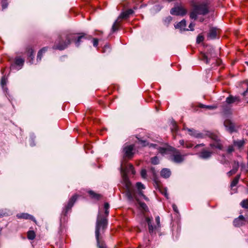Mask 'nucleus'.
Masks as SVG:
<instances>
[{
    "label": "nucleus",
    "mask_w": 248,
    "mask_h": 248,
    "mask_svg": "<svg viewBox=\"0 0 248 248\" xmlns=\"http://www.w3.org/2000/svg\"><path fill=\"white\" fill-rule=\"evenodd\" d=\"M109 205L108 203H105L103 210L100 209L99 210L97 216L95 229V237L98 248H107L101 234L104 232L105 230L107 227V217L109 214Z\"/></svg>",
    "instance_id": "obj_1"
},
{
    "label": "nucleus",
    "mask_w": 248,
    "mask_h": 248,
    "mask_svg": "<svg viewBox=\"0 0 248 248\" xmlns=\"http://www.w3.org/2000/svg\"><path fill=\"white\" fill-rule=\"evenodd\" d=\"M86 38V37L83 34L78 35L75 33H63L60 36L57 42H56L53 48L60 50H63L67 47L72 41H75L76 46L78 47L82 40Z\"/></svg>",
    "instance_id": "obj_2"
},
{
    "label": "nucleus",
    "mask_w": 248,
    "mask_h": 248,
    "mask_svg": "<svg viewBox=\"0 0 248 248\" xmlns=\"http://www.w3.org/2000/svg\"><path fill=\"white\" fill-rule=\"evenodd\" d=\"M123 179L125 186L124 193L127 199L131 201L135 199L140 205V210L143 213L148 212L149 211L148 206L144 202H140L137 198L131 183L128 180L126 175H124V176Z\"/></svg>",
    "instance_id": "obj_3"
},
{
    "label": "nucleus",
    "mask_w": 248,
    "mask_h": 248,
    "mask_svg": "<svg viewBox=\"0 0 248 248\" xmlns=\"http://www.w3.org/2000/svg\"><path fill=\"white\" fill-rule=\"evenodd\" d=\"M208 13L209 9L206 3H197L193 5V10L190 12V17L196 19L198 15H205Z\"/></svg>",
    "instance_id": "obj_4"
},
{
    "label": "nucleus",
    "mask_w": 248,
    "mask_h": 248,
    "mask_svg": "<svg viewBox=\"0 0 248 248\" xmlns=\"http://www.w3.org/2000/svg\"><path fill=\"white\" fill-rule=\"evenodd\" d=\"M145 219L147 223L150 234L155 233V232L161 227L159 217L157 216L155 217V223H154L152 217H145Z\"/></svg>",
    "instance_id": "obj_5"
},
{
    "label": "nucleus",
    "mask_w": 248,
    "mask_h": 248,
    "mask_svg": "<svg viewBox=\"0 0 248 248\" xmlns=\"http://www.w3.org/2000/svg\"><path fill=\"white\" fill-rule=\"evenodd\" d=\"M207 136L213 140V141L209 144L212 150L214 151L215 149L219 150L223 149V145L217 135L213 133H207Z\"/></svg>",
    "instance_id": "obj_6"
},
{
    "label": "nucleus",
    "mask_w": 248,
    "mask_h": 248,
    "mask_svg": "<svg viewBox=\"0 0 248 248\" xmlns=\"http://www.w3.org/2000/svg\"><path fill=\"white\" fill-rule=\"evenodd\" d=\"M171 159L174 162L180 163L184 160L185 155L181 154L180 151L174 148H172Z\"/></svg>",
    "instance_id": "obj_7"
},
{
    "label": "nucleus",
    "mask_w": 248,
    "mask_h": 248,
    "mask_svg": "<svg viewBox=\"0 0 248 248\" xmlns=\"http://www.w3.org/2000/svg\"><path fill=\"white\" fill-rule=\"evenodd\" d=\"M79 196V195L78 194H75L69 200L68 204L64 207L62 210V215L66 216L68 211L71 209L75 202L77 200L78 197Z\"/></svg>",
    "instance_id": "obj_8"
},
{
    "label": "nucleus",
    "mask_w": 248,
    "mask_h": 248,
    "mask_svg": "<svg viewBox=\"0 0 248 248\" xmlns=\"http://www.w3.org/2000/svg\"><path fill=\"white\" fill-rule=\"evenodd\" d=\"M121 169H122V170L124 171L123 173V174H122V179H123L122 184H123V185L124 186V190L125 191V186H124V179H123L124 176V175H126L128 179H129L126 173L127 172H128V173L131 172V173L134 175V174H135L136 171H135V170H134V166H133V165L132 164H130V163L127 164L126 166L125 167V168L124 169L122 167ZM128 180L130 181L129 180Z\"/></svg>",
    "instance_id": "obj_9"
},
{
    "label": "nucleus",
    "mask_w": 248,
    "mask_h": 248,
    "mask_svg": "<svg viewBox=\"0 0 248 248\" xmlns=\"http://www.w3.org/2000/svg\"><path fill=\"white\" fill-rule=\"evenodd\" d=\"M187 13V10L183 6H176L172 8L170 11V13L172 15L175 16H181L185 15Z\"/></svg>",
    "instance_id": "obj_10"
},
{
    "label": "nucleus",
    "mask_w": 248,
    "mask_h": 248,
    "mask_svg": "<svg viewBox=\"0 0 248 248\" xmlns=\"http://www.w3.org/2000/svg\"><path fill=\"white\" fill-rule=\"evenodd\" d=\"M214 151L207 148H203L198 154L199 157L203 159H208L211 157Z\"/></svg>",
    "instance_id": "obj_11"
},
{
    "label": "nucleus",
    "mask_w": 248,
    "mask_h": 248,
    "mask_svg": "<svg viewBox=\"0 0 248 248\" xmlns=\"http://www.w3.org/2000/svg\"><path fill=\"white\" fill-rule=\"evenodd\" d=\"M24 63V60L21 57H16L14 63L11 65V70H19L20 69Z\"/></svg>",
    "instance_id": "obj_12"
},
{
    "label": "nucleus",
    "mask_w": 248,
    "mask_h": 248,
    "mask_svg": "<svg viewBox=\"0 0 248 248\" xmlns=\"http://www.w3.org/2000/svg\"><path fill=\"white\" fill-rule=\"evenodd\" d=\"M134 146L133 145H130L125 146L124 148V156L125 157L128 158H131L134 155L133 151L134 150Z\"/></svg>",
    "instance_id": "obj_13"
},
{
    "label": "nucleus",
    "mask_w": 248,
    "mask_h": 248,
    "mask_svg": "<svg viewBox=\"0 0 248 248\" xmlns=\"http://www.w3.org/2000/svg\"><path fill=\"white\" fill-rule=\"evenodd\" d=\"M224 125L226 128L227 130L231 133L236 131L235 127L234 124L230 120H226L224 121Z\"/></svg>",
    "instance_id": "obj_14"
},
{
    "label": "nucleus",
    "mask_w": 248,
    "mask_h": 248,
    "mask_svg": "<svg viewBox=\"0 0 248 248\" xmlns=\"http://www.w3.org/2000/svg\"><path fill=\"white\" fill-rule=\"evenodd\" d=\"M246 220L243 216L240 215L235 218L233 222V225L236 227H240L245 224Z\"/></svg>",
    "instance_id": "obj_15"
},
{
    "label": "nucleus",
    "mask_w": 248,
    "mask_h": 248,
    "mask_svg": "<svg viewBox=\"0 0 248 248\" xmlns=\"http://www.w3.org/2000/svg\"><path fill=\"white\" fill-rule=\"evenodd\" d=\"M154 186L156 187V188L158 189L160 192L165 195L166 197L168 198V194L167 192L166 189L163 190L162 191L161 188L162 187V184L159 180H158L157 178H155L154 180Z\"/></svg>",
    "instance_id": "obj_16"
},
{
    "label": "nucleus",
    "mask_w": 248,
    "mask_h": 248,
    "mask_svg": "<svg viewBox=\"0 0 248 248\" xmlns=\"http://www.w3.org/2000/svg\"><path fill=\"white\" fill-rule=\"evenodd\" d=\"M136 186V187L137 188L139 195L142 197L145 200L148 201V198L144 195L143 192L142 191V189H144L145 188L144 186L141 182H137Z\"/></svg>",
    "instance_id": "obj_17"
},
{
    "label": "nucleus",
    "mask_w": 248,
    "mask_h": 248,
    "mask_svg": "<svg viewBox=\"0 0 248 248\" xmlns=\"http://www.w3.org/2000/svg\"><path fill=\"white\" fill-rule=\"evenodd\" d=\"M134 11L132 9H128L124 12H122L118 16V18L122 22L123 19H127L129 16L132 14Z\"/></svg>",
    "instance_id": "obj_18"
},
{
    "label": "nucleus",
    "mask_w": 248,
    "mask_h": 248,
    "mask_svg": "<svg viewBox=\"0 0 248 248\" xmlns=\"http://www.w3.org/2000/svg\"><path fill=\"white\" fill-rule=\"evenodd\" d=\"M226 102L228 104H231L235 102L239 103L240 102V98L238 96H233L230 95L226 99Z\"/></svg>",
    "instance_id": "obj_19"
},
{
    "label": "nucleus",
    "mask_w": 248,
    "mask_h": 248,
    "mask_svg": "<svg viewBox=\"0 0 248 248\" xmlns=\"http://www.w3.org/2000/svg\"><path fill=\"white\" fill-rule=\"evenodd\" d=\"M33 50L32 48L29 46L26 48V53L27 54V55L28 56V59L29 61V62L31 64L32 63V61L34 58V55H33Z\"/></svg>",
    "instance_id": "obj_20"
},
{
    "label": "nucleus",
    "mask_w": 248,
    "mask_h": 248,
    "mask_svg": "<svg viewBox=\"0 0 248 248\" xmlns=\"http://www.w3.org/2000/svg\"><path fill=\"white\" fill-rule=\"evenodd\" d=\"M16 217L18 218H24L26 219H29L36 222V220L35 219L34 217L32 216L27 213L18 214L16 215Z\"/></svg>",
    "instance_id": "obj_21"
},
{
    "label": "nucleus",
    "mask_w": 248,
    "mask_h": 248,
    "mask_svg": "<svg viewBox=\"0 0 248 248\" xmlns=\"http://www.w3.org/2000/svg\"><path fill=\"white\" fill-rule=\"evenodd\" d=\"M217 33V30L215 28H212L209 31L208 37L211 39H215Z\"/></svg>",
    "instance_id": "obj_22"
},
{
    "label": "nucleus",
    "mask_w": 248,
    "mask_h": 248,
    "mask_svg": "<svg viewBox=\"0 0 248 248\" xmlns=\"http://www.w3.org/2000/svg\"><path fill=\"white\" fill-rule=\"evenodd\" d=\"M199 59L200 60L206 64H209L210 61V58L208 57V56L204 53L201 52L199 56Z\"/></svg>",
    "instance_id": "obj_23"
},
{
    "label": "nucleus",
    "mask_w": 248,
    "mask_h": 248,
    "mask_svg": "<svg viewBox=\"0 0 248 248\" xmlns=\"http://www.w3.org/2000/svg\"><path fill=\"white\" fill-rule=\"evenodd\" d=\"M121 21L117 18V19L116 20V21L113 23L112 28H111V32H114L118 30L119 29L121 25Z\"/></svg>",
    "instance_id": "obj_24"
},
{
    "label": "nucleus",
    "mask_w": 248,
    "mask_h": 248,
    "mask_svg": "<svg viewBox=\"0 0 248 248\" xmlns=\"http://www.w3.org/2000/svg\"><path fill=\"white\" fill-rule=\"evenodd\" d=\"M171 175V171L167 168L163 169L160 172V175L164 178H169Z\"/></svg>",
    "instance_id": "obj_25"
},
{
    "label": "nucleus",
    "mask_w": 248,
    "mask_h": 248,
    "mask_svg": "<svg viewBox=\"0 0 248 248\" xmlns=\"http://www.w3.org/2000/svg\"><path fill=\"white\" fill-rule=\"evenodd\" d=\"M174 26L176 29H180L181 31H186V21L185 20H182L181 21L175 25Z\"/></svg>",
    "instance_id": "obj_26"
},
{
    "label": "nucleus",
    "mask_w": 248,
    "mask_h": 248,
    "mask_svg": "<svg viewBox=\"0 0 248 248\" xmlns=\"http://www.w3.org/2000/svg\"><path fill=\"white\" fill-rule=\"evenodd\" d=\"M238 168H239L238 162H237L236 163H235V166H233L232 169L230 171H229L227 173L228 176L230 177L232 175L234 174L238 170Z\"/></svg>",
    "instance_id": "obj_27"
},
{
    "label": "nucleus",
    "mask_w": 248,
    "mask_h": 248,
    "mask_svg": "<svg viewBox=\"0 0 248 248\" xmlns=\"http://www.w3.org/2000/svg\"><path fill=\"white\" fill-rule=\"evenodd\" d=\"M207 133H211L210 131H205L203 133H201L197 132L196 135H195V138L197 139H204L206 137H208Z\"/></svg>",
    "instance_id": "obj_28"
},
{
    "label": "nucleus",
    "mask_w": 248,
    "mask_h": 248,
    "mask_svg": "<svg viewBox=\"0 0 248 248\" xmlns=\"http://www.w3.org/2000/svg\"><path fill=\"white\" fill-rule=\"evenodd\" d=\"M47 49V47H45L39 51L37 56V62H40L41 60L43 53H45Z\"/></svg>",
    "instance_id": "obj_29"
},
{
    "label": "nucleus",
    "mask_w": 248,
    "mask_h": 248,
    "mask_svg": "<svg viewBox=\"0 0 248 248\" xmlns=\"http://www.w3.org/2000/svg\"><path fill=\"white\" fill-rule=\"evenodd\" d=\"M240 174H238L232 180L230 185L231 188H232L233 187L236 186L240 178Z\"/></svg>",
    "instance_id": "obj_30"
},
{
    "label": "nucleus",
    "mask_w": 248,
    "mask_h": 248,
    "mask_svg": "<svg viewBox=\"0 0 248 248\" xmlns=\"http://www.w3.org/2000/svg\"><path fill=\"white\" fill-rule=\"evenodd\" d=\"M233 145L235 146H237L238 148H241L244 145V141L241 140H237L233 141Z\"/></svg>",
    "instance_id": "obj_31"
},
{
    "label": "nucleus",
    "mask_w": 248,
    "mask_h": 248,
    "mask_svg": "<svg viewBox=\"0 0 248 248\" xmlns=\"http://www.w3.org/2000/svg\"><path fill=\"white\" fill-rule=\"evenodd\" d=\"M111 51V48L109 45H105L102 48L101 52L103 53H109Z\"/></svg>",
    "instance_id": "obj_32"
},
{
    "label": "nucleus",
    "mask_w": 248,
    "mask_h": 248,
    "mask_svg": "<svg viewBox=\"0 0 248 248\" xmlns=\"http://www.w3.org/2000/svg\"><path fill=\"white\" fill-rule=\"evenodd\" d=\"M28 238L30 240H33L35 237V233L33 231H29L27 233Z\"/></svg>",
    "instance_id": "obj_33"
},
{
    "label": "nucleus",
    "mask_w": 248,
    "mask_h": 248,
    "mask_svg": "<svg viewBox=\"0 0 248 248\" xmlns=\"http://www.w3.org/2000/svg\"><path fill=\"white\" fill-rule=\"evenodd\" d=\"M240 205L244 209H248V199H245L243 200L240 202Z\"/></svg>",
    "instance_id": "obj_34"
},
{
    "label": "nucleus",
    "mask_w": 248,
    "mask_h": 248,
    "mask_svg": "<svg viewBox=\"0 0 248 248\" xmlns=\"http://www.w3.org/2000/svg\"><path fill=\"white\" fill-rule=\"evenodd\" d=\"M151 162L154 165H157L159 164V160L158 157L155 156L151 158Z\"/></svg>",
    "instance_id": "obj_35"
},
{
    "label": "nucleus",
    "mask_w": 248,
    "mask_h": 248,
    "mask_svg": "<svg viewBox=\"0 0 248 248\" xmlns=\"http://www.w3.org/2000/svg\"><path fill=\"white\" fill-rule=\"evenodd\" d=\"M172 19V17L170 16H168L166 17L164 19V21H163L164 24L168 26L169 25V24L171 21Z\"/></svg>",
    "instance_id": "obj_36"
},
{
    "label": "nucleus",
    "mask_w": 248,
    "mask_h": 248,
    "mask_svg": "<svg viewBox=\"0 0 248 248\" xmlns=\"http://www.w3.org/2000/svg\"><path fill=\"white\" fill-rule=\"evenodd\" d=\"M84 149L87 153H93V150H92L91 145L89 144H86L84 145Z\"/></svg>",
    "instance_id": "obj_37"
},
{
    "label": "nucleus",
    "mask_w": 248,
    "mask_h": 248,
    "mask_svg": "<svg viewBox=\"0 0 248 248\" xmlns=\"http://www.w3.org/2000/svg\"><path fill=\"white\" fill-rule=\"evenodd\" d=\"M194 144L192 143L191 141L186 140V141L185 145L184 148H191L193 147Z\"/></svg>",
    "instance_id": "obj_38"
},
{
    "label": "nucleus",
    "mask_w": 248,
    "mask_h": 248,
    "mask_svg": "<svg viewBox=\"0 0 248 248\" xmlns=\"http://www.w3.org/2000/svg\"><path fill=\"white\" fill-rule=\"evenodd\" d=\"M187 130L189 132V135L195 138L197 131L193 129L187 128Z\"/></svg>",
    "instance_id": "obj_39"
},
{
    "label": "nucleus",
    "mask_w": 248,
    "mask_h": 248,
    "mask_svg": "<svg viewBox=\"0 0 248 248\" xmlns=\"http://www.w3.org/2000/svg\"><path fill=\"white\" fill-rule=\"evenodd\" d=\"M158 150L160 153H161L162 154H164L167 153L168 149L166 148H164V147H159L158 148Z\"/></svg>",
    "instance_id": "obj_40"
},
{
    "label": "nucleus",
    "mask_w": 248,
    "mask_h": 248,
    "mask_svg": "<svg viewBox=\"0 0 248 248\" xmlns=\"http://www.w3.org/2000/svg\"><path fill=\"white\" fill-rule=\"evenodd\" d=\"M140 174L142 178L146 179L147 177V171L145 169H142L141 170Z\"/></svg>",
    "instance_id": "obj_41"
},
{
    "label": "nucleus",
    "mask_w": 248,
    "mask_h": 248,
    "mask_svg": "<svg viewBox=\"0 0 248 248\" xmlns=\"http://www.w3.org/2000/svg\"><path fill=\"white\" fill-rule=\"evenodd\" d=\"M204 40V37L202 35L199 34L197 38V42L200 43L202 42Z\"/></svg>",
    "instance_id": "obj_42"
},
{
    "label": "nucleus",
    "mask_w": 248,
    "mask_h": 248,
    "mask_svg": "<svg viewBox=\"0 0 248 248\" xmlns=\"http://www.w3.org/2000/svg\"><path fill=\"white\" fill-rule=\"evenodd\" d=\"M7 0H1V3L2 4V6L3 9H5L7 8L8 6V3L7 2Z\"/></svg>",
    "instance_id": "obj_43"
},
{
    "label": "nucleus",
    "mask_w": 248,
    "mask_h": 248,
    "mask_svg": "<svg viewBox=\"0 0 248 248\" xmlns=\"http://www.w3.org/2000/svg\"><path fill=\"white\" fill-rule=\"evenodd\" d=\"M138 140H139L140 143L142 145V146H146L149 145V143H148L145 140H141L139 139H138Z\"/></svg>",
    "instance_id": "obj_44"
},
{
    "label": "nucleus",
    "mask_w": 248,
    "mask_h": 248,
    "mask_svg": "<svg viewBox=\"0 0 248 248\" xmlns=\"http://www.w3.org/2000/svg\"><path fill=\"white\" fill-rule=\"evenodd\" d=\"M234 151V148L232 145H230L228 146L227 149V152L228 153H231Z\"/></svg>",
    "instance_id": "obj_45"
},
{
    "label": "nucleus",
    "mask_w": 248,
    "mask_h": 248,
    "mask_svg": "<svg viewBox=\"0 0 248 248\" xmlns=\"http://www.w3.org/2000/svg\"><path fill=\"white\" fill-rule=\"evenodd\" d=\"M93 196H94V199H96L98 200L100 199L102 197V195L97 194V193H94Z\"/></svg>",
    "instance_id": "obj_46"
},
{
    "label": "nucleus",
    "mask_w": 248,
    "mask_h": 248,
    "mask_svg": "<svg viewBox=\"0 0 248 248\" xmlns=\"http://www.w3.org/2000/svg\"><path fill=\"white\" fill-rule=\"evenodd\" d=\"M195 24H193L192 23H191L189 25V29H186V31H193L194 30V27Z\"/></svg>",
    "instance_id": "obj_47"
},
{
    "label": "nucleus",
    "mask_w": 248,
    "mask_h": 248,
    "mask_svg": "<svg viewBox=\"0 0 248 248\" xmlns=\"http://www.w3.org/2000/svg\"><path fill=\"white\" fill-rule=\"evenodd\" d=\"M6 79L4 77H3L1 80V84L2 86L6 84Z\"/></svg>",
    "instance_id": "obj_48"
},
{
    "label": "nucleus",
    "mask_w": 248,
    "mask_h": 248,
    "mask_svg": "<svg viewBox=\"0 0 248 248\" xmlns=\"http://www.w3.org/2000/svg\"><path fill=\"white\" fill-rule=\"evenodd\" d=\"M206 108L209 109H213L216 108L217 107L215 106H207Z\"/></svg>",
    "instance_id": "obj_49"
},
{
    "label": "nucleus",
    "mask_w": 248,
    "mask_h": 248,
    "mask_svg": "<svg viewBox=\"0 0 248 248\" xmlns=\"http://www.w3.org/2000/svg\"><path fill=\"white\" fill-rule=\"evenodd\" d=\"M186 141L183 140H179V143L181 145H182L183 147H185Z\"/></svg>",
    "instance_id": "obj_50"
},
{
    "label": "nucleus",
    "mask_w": 248,
    "mask_h": 248,
    "mask_svg": "<svg viewBox=\"0 0 248 248\" xmlns=\"http://www.w3.org/2000/svg\"><path fill=\"white\" fill-rule=\"evenodd\" d=\"M172 208H173V210L176 213H178V210L177 207V206L175 204H173L172 205Z\"/></svg>",
    "instance_id": "obj_51"
},
{
    "label": "nucleus",
    "mask_w": 248,
    "mask_h": 248,
    "mask_svg": "<svg viewBox=\"0 0 248 248\" xmlns=\"http://www.w3.org/2000/svg\"><path fill=\"white\" fill-rule=\"evenodd\" d=\"M173 128L172 129L173 131H174L175 132L177 131V126L176 125V124L175 123H174L173 124Z\"/></svg>",
    "instance_id": "obj_52"
},
{
    "label": "nucleus",
    "mask_w": 248,
    "mask_h": 248,
    "mask_svg": "<svg viewBox=\"0 0 248 248\" xmlns=\"http://www.w3.org/2000/svg\"><path fill=\"white\" fill-rule=\"evenodd\" d=\"M94 46H96L98 45V40L96 38H94Z\"/></svg>",
    "instance_id": "obj_53"
},
{
    "label": "nucleus",
    "mask_w": 248,
    "mask_h": 248,
    "mask_svg": "<svg viewBox=\"0 0 248 248\" xmlns=\"http://www.w3.org/2000/svg\"><path fill=\"white\" fill-rule=\"evenodd\" d=\"M205 146V144L204 143L198 144L194 146V148H197L200 146Z\"/></svg>",
    "instance_id": "obj_54"
},
{
    "label": "nucleus",
    "mask_w": 248,
    "mask_h": 248,
    "mask_svg": "<svg viewBox=\"0 0 248 248\" xmlns=\"http://www.w3.org/2000/svg\"><path fill=\"white\" fill-rule=\"evenodd\" d=\"M148 146H149L150 147H154V148H156V147L157 146V145L156 144H152V143H151V144H149V145Z\"/></svg>",
    "instance_id": "obj_55"
},
{
    "label": "nucleus",
    "mask_w": 248,
    "mask_h": 248,
    "mask_svg": "<svg viewBox=\"0 0 248 248\" xmlns=\"http://www.w3.org/2000/svg\"><path fill=\"white\" fill-rule=\"evenodd\" d=\"M248 92V88H247V90L243 93L242 95L243 96H246L247 95Z\"/></svg>",
    "instance_id": "obj_56"
},
{
    "label": "nucleus",
    "mask_w": 248,
    "mask_h": 248,
    "mask_svg": "<svg viewBox=\"0 0 248 248\" xmlns=\"http://www.w3.org/2000/svg\"><path fill=\"white\" fill-rule=\"evenodd\" d=\"M206 105L202 104H199V107L201 108H206Z\"/></svg>",
    "instance_id": "obj_57"
},
{
    "label": "nucleus",
    "mask_w": 248,
    "mask_h": 248,
    "mask_svg": "<svg viewBox=\"0 0 248 248\" xmlns=\"http://www.w3.org/2000/svg\"><path fill=\"white\" fill-rule=\"evenodd\" d=\"M3 211H0V217L4 216L5 215L6 213H2Z\"/></svg>",
    "instance_id": "obj_58"
},
{
    "label": "nucleus",
    "mask_w": 248,
    "mask_h": 248,
    "mask_svg": "<svg viewBox=\"0 0 248 248\" xmlns=\"http://www.w3.org/2000/svg\"><path fill=\"white\" fill-rule=\"evenodd\" d=\"M98 33H99L100 34H102V32L101 31H95V32H94V34H97Z\"/></svg>",
    "instance_id": "obj_59"
},
{
    "label": "nucleus",
    "mask_w": 248,
    "mask_h": 248,
    "mask_svg": "<svg viewBox=\"0 0 248 248\" xmlns=\"http://www.w3.org/2000/svg\"><path fill=\"white\" fill-rule=\"evenodd\" d=\"M244 83L246 84L247 85V88H248V81L247 80V81H245L244 82Z\"/></svg>",
    "instance_id": "obj_60"
},
{
    "label": "nucleus",
    "mask_w": 248,
    "mask_h": 248,
    "mask_svg": "<svg viewBox=\"0 0 248 248\" xmlns=\"http://www.w3.org/2000/svg\"><path fill=\"white\" fill-rule=\"evenodd\" d=\"M89 193L91 195H93V191L91 190V191H88Z\"/></svg>",
    "instance_id": "obj_61"
},
{
    "label": "nucleus",
    "mask_w": 248,
    "mask_h": 248,
    "mask_svg": "<svg viewBox=\"0 0 248 248\" xmlns=\"http://www.w3.org/2000/svg\"><path fill=\"white\" fill-rule=\"evenodd\" d=\"M30 144H31V146H34V143H33V142L32 141H31V143H30Z\"/></svg>",
    "instance_id": "obj_62"
},
{
    "label": "nucleus",
    "mask_w": 248,
    "mask_h": 248,
    "mask_svg": "<svg viewBox=\"0 0 248 248\" xmlns=\"http://www.w3.org/2000/svg\"><path fill=\"white\" fill-rule=\"evenodd\" d=\"M246 63L247 64V65H248V62H246Z\"/></svg>",
    "instance_id": "obj_63"
},
{
    "label": "nucleus",
    "mask_w": 248,
    "mask_h": 248,
    "mask_svg": "<svg viewBox=\"0 0 248 248\" xmlns=\"http://www.w3.org/2000/svg\"><path fill=\"white\" fill-rule=\"evenodd\" d=\"M247 193L248 194V189H247Z\"/></svg>",
    "instance_id": "obj_64"
}]
</instances>
